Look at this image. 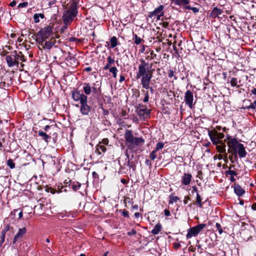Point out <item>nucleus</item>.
<instances>
[{"label": "nucleus", "instance_id": "4", "mask_svg": "<svg viewBox=\"0 0 256 256\" xmlns=\"http://www.w3.org/2000/svg\"><path fill=\"white\" fill-rule=\"evenodd\" d=\"M204 226H206V225H195L189 228V229L188 230V234H186V239H190L192 237L196 236L201 230L204 228Z\"/></svg>", "mask_w": 256, "mask_h": 256}, {"label": "nucleus", "instance_id": "14", "mask_svg": "<svg viewBox=\"0 0 256 256\" xmlns=\"http://www.w3.org/2000/svg\"><path fill=\"white\" fill-rule=\"evenodd\" d=\"M208 134L210 136L212 142L214 144H218L221 143L224 144L222 142V140H220L212 132H209Z\"/></svg>", "mask_w": 256, "mask_h": 256}, {"label": "nucleus", "instance_id": "19", "mask_svg": "<svg viewBox=\"0 0 256 256\" xmlns=\"http://www.w3.org/2000/svg\"><path fill=\"white\" fill-rule=\"evenodd\" d=\"M163 8H164V6L162 5H160L158 8H157L154 11L150 12V14L149 16L152 17L160 13H161V14L162 13V11L163 10Z\"/></svg>", "mask_w": 256, "mask_h": 256}, {"label": "nucleus", "instance_id": "22", "mask_svg": "<svg viewBox=\"0 0 256 256\" xmlns=\"http://www.w3.org/2000/svg\"><path fill=\"white\" fill-rule=\"evenodd\" d=\"M23 211H24V210H22L20 209L14 210L12 212V214H13L15 216H18V218L20 219V218H21L22 216V212Z\"/></svg>", "mask_w": 256, "mask_h": 256}, {"label": "nucleus", "instance_id": "54", "mask_svg": "<svg viewBox=\"0 0 256 256\" xmlns=\"http://www.w3.org/2000/svg\"><path fill=\"white\" fill-rule=\"evenodd\" d=\"M164 212V214L166 216H168L170 215V212L168 210H165Z\"/></svg>", "mask_w": 256, "mask_h": 256}, {"label": "nucleus", "instance_id": "26", "mask_svg": "<svg viewBox=\"0 0 256 256\" xmlns=\"http://www.w3.org/2000/svg\"><path fill=\"white\" fill-rule=\"evenodd\" d=\"M216 149L219 152L224 153L226 152V145L223 144L222 146L218 145Z\"/></svg>", "mask_w": 256, "mask_h": 256}, {"label": "nucleus", "instance_id": "45", "mask_svg": "<svg viewBox=\"0 0 256 256\" xmlns=\"http://www.w3.org/2000/svg\"><path fill=\"white\" fill-rule=\"evenodd\" d=\"M9 230V226L8 225L6 226L4 230H2V234H6V232H8Z\"/></svg>", "mask_w": 256, "mask_h": 256}, {"label": "nucleus", "instance_id": "38", "mask_svg": "<svg viewBox=\"0 0 256 256\" xmlns=\"http://www.w3.org/2000/svg\"><path fill=\"white\" fill-rule=\"evenodd\" d=\"M156 151L154 150L150 153V157L152 160H154L156 158Z\"/></svg>", "mask_w": 256, "mask_h": 256}, {"label": "nucleus", "instance_id": "41", "mask_svg": "<svg viewBox=\"0 0 256 256\" xmlns=\"http://www.w3.org/2000/svg\"><path fill=\"white\" fill-rule=\"evenodd\" d=\"M248 108L255 109L256 108V100L252 102L250 106H248Z\"/></svg>", "mask_w": 256, "mask_h": 256}, {"label": "nucleus", "instance_id": "33", "mask_svg": "<svg viewBox=\"0 0 256 256\" xmlns=\"http://www.w3.org/2000/svg\"><path fill=\"white\" fill-rule=\"evenodd\" d=\"M213 133L216 136V137L220 140L221 139H222L224 138V134L222 133L218 132H214Z\"/></svg>", "mask_w": 256, "mask_h": 256}, {"label": "nucleus", "instance_id": "58", "mask_svg": "<svg viewBox=\"0 0 256 256\" xmlns=\"http://www.w3.org/2000/svg\"><path fill=\"white\" fill-rule=\"evenodd\" d=\"M124 80H125L124 76H121L120 77V82H122L124 81Z\"/></svg>", "mask_w": 256, "mask_h": 256}, {"label": "nucleus", "instance_id": "27", "mask_svg": "<svg viewBox=\"0 0 256 256\" xmlns=\"http://www.w3.org/2000/svg\"><path fill=\"white\" fill-rule=\"evenodd\" d=\"M110 45L112 48H114L117 45V39L115 36H113L110 39Z\"/></svg>", "mask_w": 256, "mask_h": 256}, {"label": "nucleus", "instance_id": "8", "mask_svg": "<svg viewBox=\"0 0 256 256\" xmlns=\"http://www.w3.org/2000/svg\"><path fill=\"white\" fill-rule=\"evenodd\" d=\"M136 112L140 118L144 120L149 117L150 110L146 108H138L136 110Z\"/></svg>", "mask_w": 256, "mask_h": 256}, {"label": "nucleus", "instance_id": "55", "mask_svg": "<svg viewBox=\"0 0 256 256\" xmlns=\"http://www.w3.org/2000/svg\"><path fill=\"white\" fill-rule=\"evenodd\" d=\"M192 10L194 12V13H196L198 12V9L196 8L193 7L192 8Z\"/></svg>", "mask_w": 256, "mask_h": 256}, {"label": "nucleus", "instance_id": "28", "mask_svg": "<svg viewBox=\"0 0 256 256\" xmlns=\"http://www.w3.org/2000/svg\"><path fill=\"white\" fill-rule=\"evenodd\" d=\"M144 142V140L142 138H138L134 137V141L132 142V144H139L143 142Z\"/></svg>", "mask_w": 256, "mask_h": 256}, {"label": "nucleus", "instance_id": "46", "mask_svg": "<svg viewBox=\"0 0 256 256\" xmlns=\"http://www.w3.org/2000/svg\"><path fill=\"white\" fill-rule=\"evenodd\" d=\"M136 232L134 230H132L131 231L127 232V234H128V236H132L136 234Z\"/></svg>", "mask_w": 256, "mask_h": 256}, {"label": "nucleus", "instance_id": "61", "mask_svg": "<svg viewBox=\"0 0 256 256\" xmlns=\"http://www.w3.org/2000/svg\"><path fill=\"white\" fill-rule=\"evenodd\" d=\"M16 4V2L15 1H13V2H12L10 4V5L11 6H14Z\"/></svg>", "mask_w": 256, "mask_h": 256}, {"label": "nucleus", "instance_id": "52", "mask_svg": "<svg viewBox=\"0 0 256 256\" xmlns=\"http://www.w3.org/2000/svg\"><path fill=\"white\" fill-rule=\"evenodd\" d=\"M217 226V230L218 231V233H220V234H221L222 233V229L220 226V225H216Z\"/></svg>", "mask_w": 256, "mask_h": 256}, {"label": "nucleus", "instance_id": "11", "mask_svg": "<svg viewBox=\"0 0 256 256\" xmlns=\"http://www.w3.org/2000/svg\"><path fill=\"white\" fill-rule=\"evenodd\" d=\"M25 232H26V230L24 228L18 229V233H17V234L15 235L12 244H15L16 242L21 240L24 235Z\"/></svg>", "mask_w": 256, "mask_h": 256}, {"label": "nucleus", "instance_id": "40", "mask_svg": "<svg viewBox=\"0 0 256 256\" xmlns=\"http://www.w3.org/2000/svg\"><path fill=\"white\" fill-rule=\"evenodd\" d=\"M80 186V184L78 182L77 183V184H74L72 186V188L74 190L76 191L79 188Z\"/></svg>", "mask_w": 256, "mask_h": 256}, {"label": "nucleus", "instance_id": "1", "mask_svg": "<svg viewBox=\"0 0 256 256\" xmlns=\"http://www.w3.org/2000/svg\"><path fill=\"white\" fill-rule=\"evenodd\" d=\"M52 33V28L50 26L45 27L40 30L36 34V40L38 43H42L49 38Z\"/></svg>", "mask_w": 256, "mask_h": 256}, {"label": "nucleus", "instance_id": "62", "mask_svg": "<svg viewBox=\"0 0 256 256\" xmlns=\"http://www.w3.org/2000/svg\"><path fill=\"white\" fill-rule=\"evenodd\" d=\"M252 93L254 95H256V88H254L251 91Z\"/></svg>", "mask_w": 256, "mask_h": 256}, {"label": "nucleus", "instance_id": "18", "mask_svg": "<svg viewBox=\"0 0 256 256\" xmlns=\"http://www.w3.org/2000/svg\"><path fill=\"white\" fill-rule=\"evenodd\" d=\"M234 190L238 196H242L244 192V190L238 184L234 185Z\"/></svg>", "mask_w": 256, "mask_h": 256}, {"label": "nucleus", "instance_id": "56", "mask_svg": "<svg viewBox=\"0 0 256 256\" xmlns=\"http://www.w3.org/2000/svg\"><path fill=\"white\" fill-rule=\"evenodd\" d=\"M19 60H20L22 61V62H24L26 60V59L24 58L23 56H20Z\"/></svg>", "mask_w": 256, "mask_h": 256}, {"label": "nucleus", "instance_id": "37", "mask_svg": "<svg viewBox=\"0 0 256 256\" xmlns=\"http://www.w3.org/2000/svg\"><path fill=\"white\" fill-rule=\"evenodd\" d=\"M226 174H230L232 176H236L237 174L236 172H235L234 170H228L226 171Z\"/></svg>", "mask_w": 256, "mask_h": 256}, {"label": "nucleus", "instance_id": "57", "mask_svg": "<svg viewBox=\"0 0 256 256\" xmlns=\"http://www.w3.org/2000/svg\"><path fill=\"white\" fill-rule=\"evenodd\" d=\"M182 2L185 4H187L189 3L188 0H180Z\"/></svg>", "mask_w": 256, "mask_h": 256}, {"label": "nucleus", "instance_id": "23", "mask_svg": "<svg viewBox=\"0 0 256 256\" xmlns=\"http://www.w3.org/2000/svg\"><path fill=\"white\" fill-rule=\"evenodd\" d=\"M162 230V226L160 225H155V228L152 229V234L154 235H156Z\"/></svg>", "mask_w": 256, "mask_h": 256}, {"label": "nucleus", "instance_id": "51", "mask_svg": "<svg viewBox=\"0 0 256 256\" xmlns=\"http://www.w3.org/2000/svg\"><path fill=\"white\" fill-rule=\"evenodd\" d=\"M101 144L107 145L108 143V140L107 138L103 139L102 142H100Z\"/></svg>", "mask_w": 256, "mask_h": 256}, {"label": "nucleus", "instance_id": "60", "mask_svg": "<svg viewBox=\"0 0 256 256\" xmlns=\"http://www.w3.org/2000/svg\"><path fill=\"white\" fill-rule=\"evenodd\" d=\"M252 208L253 210H256V203L252 206Z\"/></svg>", "mask_w": 256, "mask_h": 256}, {"label": "nucleus", "instance_id": "24", "mask_svg": "<svg viewBox=\"0 0 256 256\" xmlns=\"http://www.w3.org/2000/svg\"><path fill=\"white\" fill-rule=\"evenodd\" d=\"M84 91L86 94H89L91 92V88L88 84H84L83 88Z\"/></svg>", "mask_w": 256, "mask_h": 256}, {"label": "nucleus", "instance_id": "16", "mask_svg": "<svg viewBox=\"0 0 256 256\" xmlns=\"http://www.w3.org/2000/svg\"><path fill=\"white\" fill-rule=\"evenodd\" d=\"M124 136L126 140L132 143V142L134 141V137L133 136L132 132L130 130H127L124 134Z\"/></svg>", "mask_w": 256, "mask_h": 256}, {"label": "nucleus", "instance_id": "43", "mask_svg": "<svg viewBox=\"0 0 256 256\" xmlns=\"http://www.w3.org/2000/svg\"><path fill=\"white\" fill-rule=\"evenodd\" d=\"M108 64H112L114 63V59L112 58L111 56H108Z\"/></svg>", "mask_w": 256, "mask_h": 256}, {"label": "nucleus", "instance_id": "31", "mask_svg": "<svg viewBox=\"0 0 256 256\" xmlns=\"http://www.w3.org/2000/svg\"><path fill=\"white\" fill-rule=\"evenodd\" d=\"M7 164L10 168H15V164L13 162L12 159H9L7 161Z\"/></svg>", "mask_w": 256, "mask_h": 256}, {"label": "nucleus", "instance_id": "2", "mask_svg": "<svg viewBox=\"0 0 256 256\" xmlns=\"http://www.w3.org/2000/svg\"><path fill=\"white\" fill-rule=\"evenodd\" d=\"M77 9L75 6H72L69 10L64 12L63 14V20L65 24H70L74 18L76 16Z\"/></svg>", "mask_w": 256, "mask_h": 256}, {"label": "nucleus", "instance_id": "6", "mask_svg": "<svg viewBox=\"0 0 256 256\" xmlns=\"http://www.w3.org/2000/svg\"><path fill=\"white\" fill-rule=\"evenodd\" d=\"M148 64L142 60V64L138 66V72L136 74V78H139L142 76L147 74V71L146 70V66Z\"/></svg>", "mask_w": 256, "mask_h": 256}, {"label": "nucleus", "instance_id": "59", "mask_svg": "<svg viewBox=\"0 0 256 256\" xmlns=\"http://www.w3.org/2000/svg\"><path fill=\"white\" fill-rule=\"evenodd\" d=\"M110 64H108L104 68V70H108L110 68Z\"/></svg>", "mask_w": 256, "mask_h": 256}, {"label": "nucleus", "instance_id": "35", "mask_svg": "<svg viewBox=\"0 0 256 256\" xmlns=\"http://www.w3.org/2000/svg\"><path fill=\"white\" fill-rule=\"evenodd\" d=\"M236 152L237 149L235 148H229V149L228 150V152L231 153L232 154H234L236 156Z\"/></svg>", "mask_w": 256, "mask_h": 256}, {"label": "nucleus", "instance_id": "44", "mask_svg": "<svg viewBox=\"0 0 256 256\" xmlns=\"http://www.w3.org/2000/svg\"><path fill=\"white\" fill-rule=\"evenodd\" d=\"M34 19L35 22L37 23L39 22V16H38V14H34Z\"/></svg>", "mask_w": 256, "mask_h": 256}, {"label": "nucleus", "instance_id": "7", "mask_svg": "<svg viewBox=\"0 0 256 256\" xmlns=\"http://www.w3.org/2000/svg\"><path fill=\"white\" fill-rule=\"evenodd\" d=\"M193 100V94L190 90H187L185 93L184 101L190 108H192Z\"/></svg>", "mask_w": 256, "mask_h": 256}, {"label": "nucleus", "instance_id": "42", "mask_svg": "<svg viewBox=\"0 0 256 256\" xmlns=\"http://www.w3.org/2000/svg\"><path fill=\"white\" fill-rule=\"evenodd\" d=\"M28 5V3L27 2H24L20 4L18 6V8H21L26 7Z\"/></svg>", "mask_w": 256, "mask_h": 256}, {"label": "nucleus", "instance_id": "17", "mask_svg": "<svg viewBox=\"0 0 256 256\" xmlns=\"http://www.w3.org/2000/svg\"><path fill=\"white\" fill-rule=\"evenodd\" d=\"M222 10L218 8L217 7H215L210 13V16L214 18L218 17L219 16L222 14Z\"/></svg>", "mask_w": 256, "mask_h": 256}, {"label": "nucleus", "instance_id": "50", "mask_svg": "<svg viewBox=\"0 0 256 256\" xmlns=\"http://www.w3.org/2000/svg\"><path fill=\"white\" fill-rule=\"evenodd\" d=\"M148 99H149V98H148V92H146V93L145 97H144V102H148Z\"/></svg>", "mask_w": 256, "mask_h": 256}, {"label": "nucleus", "instance_id": "53", "mask_svg": "<svg viewBox=\"0 0 256 256\" xmlns=\"http://www.w3.org/2000/svg\"><path fill=\"white\" fill-rule=\"evenodd\" d=\"M174 248H176V249H177L180 247V244L178 243H174Z\"/></svg>", "mask_w": 256, "mask_h": 256}, {"label": "nucleus", "instance_id": "48", "mask_svg": "<svg viewBox=\"0 0 256 256\" xmlns=\"http://www.w3.org/2000/svg\"><path fill=\"white\" fill-rule=\"evenodd\" d=\"M174 72L172 70H170L168 72V75L170 78H172L174 76Z\"/></svg>", "mask_w": 256, "mask_h": 256}, {"label": "nucleus", "instance_id": "47", "mask_svg": "<svg viewBox=\"0 0 256 256\" xmlns=\"http://www.w3.org/2000/svg\"><path fill=\"white\" fill-rule=\"evenodd\" d=\"M6 234H2L0 235V244H2L4 242V236Z\"/></svg>", "mask_w": 256, "mask_h": 256}, {"label": "nucleus", "instance_id": "3", "mask_svg": "<svg viewBox=\"0 0 256 256\" xmlns=\"http://www.w3.org/2000/svg\"><path fill=\"white\" fill-rule=\"evenodd\" d=\"M20 55L16 52H12L10 55L7 56L6 58V62L10 67L15 66H18L19 64Z\"/></svg>", "mask_w": 256, "mask_h": 256}, {"label": "nucleus", "instance_id": "20", "mask_svg": "<svg viewBox=\"0 0 256 256\" xmlns=\"http://www.w3.org/2000/svg\"><path fill=\"white\" fill-rule=\"evenodd\" d=\"M106 151V147L104 145L101 144L100 143L98 144L96 146L95 152L98 155H100L102 154V152H104Z\"/></svg>", "mask_w": 256, "mask_h": 256}, {"label": "nucleus", "instance_id": "21", "mask_svg": "<svg viewBox=\"0 0 256 256\" xmlns=\"http://www.w3.org/2000/svg\"><path fill=\"white\" fill-rule=\"evenodd\" d=\"M38 44L42 48L48 50H50L54 45V44L50 41L46 42L44 44H43V42Z\"/></svg>", "mask_w": 256, "mask_h": 256}, {"label": "nucleus", "instance_id": "29", "mask_svg": "<svg viewBox=\"0 0 256 256\" xmlns=\"http://www.w3.org/2000/svg\"><path fill=\"white\" fill-rule=\"evenodd\" d=\"M110 72L112 74L114 78L116 77L117 68L116 67H112L110 68Z\"/></svg>", "mask_w": 256, "mask_h": 256}, {"label": "nucleus", "instance_id": "39", "mask_svg": "<svg viewBox=\"0 0 256 256\" xmlns=\"http://www.w3.org/2000/svg\"><path fill=\"white\" fill-rule=\"evenodd\" d=\"M230 84L232 86H236L237 84V79L236 78H232L230 80Z\"/></svg>", "mask_w": 256, "mask_h": 256}, {"label": "nucleus", "instance_id": "30", "mask_svg": "<svg viewBox=\"0 0 256 256\" xmlns=\"http://www.w3.org/2000/svg\"><path fill=\"white\" fill-rule=\"evenodd\" d=\"M134 42L136 44H139L141 43L142 41H144L142 39L138 37L136 34H134Z\"/></svg>", "mask_w": 256, "mask_h": 256}, {"label": "nucleus", "instance_id": "5", "mask_svg": "<svg viewBox=\"0 0 256 256\" xmlns=\"http://www.w3.org/2000/svg\"><path fill=\"white\" fill-rule=\"evenodd\" d=\"M152 76V72L148 70L147 74L142 76L141 77V83L142 86V87L144 88L148 89L149 88V86L150 83V79Z\"/></svg>", "mask_w": 256, "mask_h": 256}, {"label": "nucleus", "instance_id": "10", "mask_svg": "<svg viewBox=\"0 0 256 256\" xmlns=\"http://www.w3.org/2000/svg\"><path fill=\"white\" fill-rule=\"evenodd\" d=\"M72 98L75 101H80V103L82 101V100H85L87 99V96L83 94L80 93L78 91H74L72 92Z\"/></svg>", "mask_w": 256, "mask_h": 256}, {"label": "nucleus", "instance_id": "49", "mask_svg": "<svg viewBox=\"0 0 256 256\" xmlns=\"http://www.w3.org/2000/svg\"><path fill=\"white\" fill-rule=\"evenodd\" d=\"M122 214L125 217H128V212L126 210H123L122 212Z\"/></svg>", "mask_w": 256, "mask_h": 256}, {"label": "nucleus", "instance_id": "64", "mask_svg": "<svg viewBox=\"0 0 256 256\" xmlns=\"http://www.w3.org/2000/svg\"><path fill=\"white\" fill-rule=\"evenodd\" d=\"M38 16L42 18H44V15L42 14H38Z\"/></svg>", "mask_w": 256, "mask_h": 256}, {"label": "nucleus", "instance_id": "15", "mask_svg": "<svg viewBox=\"0 0 256 256\" xmlns=\"http://www.w3.org/2000/svg\"><path fill=\"white\" fill-rule=\"evenodd\" d=\"M237 148L238 149V154H239V156L240 158L245 157L246 154V152L245 150V148L243 144H238V146L237 147Z\"/></svg>", "mask_w": 256, "mask_h": 256}, {"label": "nucleus", "instance_id": "9", "mask_svg": "<svg viewBox=\"0 0 256 256\" xmlns=\"http://www.w3.org/2000/svg\"><path fill=\"white\" fill-rule=\"evenodd\" d=\"M80 112L82 114L84 115H88L90 110V107L87 104V99L85 100H82V101L80 102Z\"/></svg>", "mask_w": 256, "mask_h": 256}, {"label": "nucleus", "instance_id": "25", "mask_svg": "<svg viewBox=\"0 0 256 256\" xmlns=\"http://www.w3.org/2000/svg\"><path fill=\"white\" fill-rule=\"evenodd\" d=\"M38 135L42 138L45 140L46 142L48 141V140L50 138V136H48L46 133L43 132H38Z\"/></svg>", "mask_w": 256, "mask_h": 256}, {"label": "nucleus", "instance_id": "63", "mask_svg": "<svg viewBox=\"0 0 256 256\" xmlns=\"http://www.w3.org/2000/svg\"><path fill=\"white\" fill-rule=\"evenodd\" d=\"M218 160H222L223 158V156L222 154H220L218 156Z\"/></svg>", "mask_w": 256, "mask_h": 256}, {"label": "nucleus", "instance_id": "34", "mask_svg": "<svg viewBox=\"0 0 256 256\" xmlns=\"http://www.w3.org/2000/svg\"><path fill=\"white\" fill-rule=\"evenodd\" d=\"M179 200L178 196H170V204H172L174 202H176Z\"/></svg>", "mask_w": 256, "mask_h": 256}, {"label": "nucleus", "instance_id": "12", "mask_svg": "<svg viewBox=\"0 0 256 256\" xmlns=\"http://www.w3.org/2000/svg\"><path fill=\"white\" fill-rule=\"evenodd\" d=\"M228 146L230 148H235L237 149L238 145L240 144L235 138H228Z\"/></svg>", "mask_w": 256, "mask_h": 256}, {"label": "nucleus", "instance_id": "36", "mask_svg": "<svg viewBox=\"0 0 256 256\" xmlns=\"http://www.w3.org/2000/svg\"><path fill=\"white\" fill-rule=\"evenodd\" d=\"M196 202L198 204L200 205V206H202V204L201 203L200 196L198 193H197V194H196Z\"/></svg>", "mask_w": 256, "mask_h": 256}, {"label": "nucleus", "instance_id": "32", "mask_svg": "<svg viewBox=\"0 0 256 256\" xmlns=\"http://www.w3.org/2000/svg\"><path fill=\"white\" fill-rule=\"evenodd\" d=\"M164 146V144L162 142H159L156 144V148L154 150L156 151H158V150L162 148Z\"/></svg>", "mask_w": 256, "mask_h": 256}, {"label": "nucleus", "instance_id": "13", "mask_svg": "<svg viewBox=\"0 0 256 256\" xmlns=\"http://www.w3.org/2000/svg\"><path fill=\"white\" fill-rule=\"evenodd\" d=\"M192 176L189 174H184L182 178V183L184 185H188L190 182Z\"/></svg>", "mask_w": 256, "mask_h": 256}]
</instances>
